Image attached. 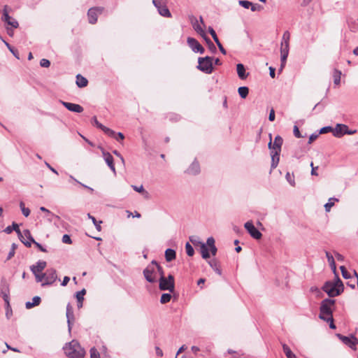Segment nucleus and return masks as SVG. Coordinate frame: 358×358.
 <instances>
[{
    "instance_id": "f03ea898",
    "label": "nucleus",
    "mask_w": 358,
    "mask_h": 358,
    "mask_svg": "<svg viewBox=\"0 0 358 358\" xmlns=\"http://www.w3.org/2000/svg\"><path fill=\"white\" fill-rule=\"evenodd\" d=\"M158 274L163 275V269L155 261H152L143 271L144 277L149 282H157Z\"/></svg>"
},
{
    "instance_id": "1a4fd4ad",
    "label": "nucleus",
    "mask_w": 358,
    "mask_h": 358,
    "mask_svg": "<svg viewBox=\"0 0 358 358\" xmlns=\"http://www.w3.org/2000/svg\"><path fill=\"white\" fill-rule=\"evenodd\" d=\"M322 289L330 296L334 297L342 292V289L336 287L333 282H327L322 287Z\"/></svg>"
},
{
    "instance_id": "423d86ee",
    "label": "nucleus",
    "mask_w": 358,
    "mask_h": 358,
    "mask_svg": "<svg viewBox=\"0 0 358 358\" xmlns=\"http://www.w3.org/2000/svg\"><path fill=\"white\" fill-rule=\"evenodd\" d=\"M159 289L161 290H169L173 292L174 290V278L172 275H169L168 278H166L163 275H160L159 278Z\"/></svg>"
},
{
    "instance_id": "7ed1b4c3",
    "label": "nucleus",
    "mask_w": 358,
    "mask_h": 358,
    "mask_svg": "<svg viewBox=\"0 0 358 358\" xmlns=\"http://www.w3.org/2000/svg\"><path fill=\"white\" fill-rule=\"evenodd\" d=\"M335 304V300L330 299H324L320 304L319 317L321 320L331 319L333 316V309Z\"/></svg>"
},
{
    "instance_id": "f257e3e1",
    "label": "nucleus",
    "mask_w": 358,
    "mask_h": 358,
    "mask_svg": "<svg viewBox=\"0 0 358 358\" xmlns=\"http://www.w3.org/2000/svg\"><path fill=\"white\" fill-rule=\"evenodd\" d=\"M63 349L65 355L70 358H83L85 354L84 348L75 340L66 344Z\"/></svg>"
},
{
    "instance_id": "69168bd1",
    "label": "nucleus",
    "mask_w": 358,
    "mask_h": 358,
    "mask_svg": "<svg viewBox=\"0 0 358 358\" xmlns=\"http://www.w3.org/2000/svg\"><path fill=\"white\" fill-rule=\"evenodd\" d=\"M320 134H313L310 136L309 137V140H308V143H311L312 142H313L315 140H316Z\"/></svg>"
},
{
    "instance_id": "a18cd8bd",
    "label": "nucleus",
    "mask_w": 358,
    "mask_h": 358,
    "mask_svg": "<svg viewBox=\"0 0 358 358\" xmlns=\"http://www.w3.org/2000/svg\"><path fill=\"white\" fill-rule=\"evenodd\" d=\"M35 275L36 280L37 282H42L44 281V273H33Z\"/></svg>"
},
{
    "instance_id": "72a5a7b5",
    "label": "nucleus",
    "mask_w": 358,
    "mask_h": 358,
    "mask_svg": "<svg viewBox=\"0 0 358 358\" xmlns=\"http://www.w3.org/2000/svg\"><path fill=\"white\" fill-rule=\"evenodd\" d=\"M238 94L239 96L243 98V99H245L248 96V93H249V89L248 87H240L238 89Z\"/></svg>"
},
{
    "instance_id": "2eb2a0df",
    "label": "nucleus",
    "mask_w": 358,
    "mask_h": 358,
    "mask_svg": "<svg viewBox=\"0 0 358 358\" xmlns=\"http://www.w3.org/2000/svg\"><path fill=\"white\" fill-rule=\"evenodd\" d=\"M270 141L268 143V148L271 150L281 151V146L282 145L283 140L280 136L275 137L273 143L271 140V134H269Z\"/></svg>"
},
{
    "instance_id": "f3484780",
    "label": "nucleus",
    "mask_w": 358,
    "mask_h": 358,
    "mask_svg": "<svg viewBox=\"0 0 358 358\" xmlns=\"http://www.w3.org/2000/svg\"><path fill=\"white\" fill-rule=\"evenodd\" d=\"M92 123L93 124L96 125V127L101 129L108 136H115V132L113 130L103 126L102 124L99 122V121L97 120L96 117H94L92 118Z\"/></svg>"
},
{
    "instance_id": "c03bdc74",
    "label": "nucleus",
    "mask_w": 358,
    "mask_h": 358,
    "mask_svg": "<svg viewBox=\"0 0 358 358\" xmlns=\"http://www.w3.org/2000/svg\"><path fill=\"white\" fill-rule=\"evenodd\" d=\"M131 187L134 190H135L137 192L141 193V194H148V192H146L143 187V185L136 186V185H131Z\"/></svg>"
},
{
    "instance_id": "c756f323",
    "label": "nucleus",
    "mask_w": 358,
    "mask_h": 358,
    "mask_svg": "<svg viewBox=\"0 0 358 358\" xmlns=\"http://www.w3.org/2000/svg\"><path fill=\"white\" fill-rule=\"evenodd\" d=\"M41 302V298L39 296H34L32 299V302L27 301L25 304V306L27 309H30L33 308L34 306L39 305Z\"/></svg>"
},
{
    "instance_id": "cd10ccee",
    "label": "nucleus",
    "mask_w": 358,
    "mask_h": 358,
    "mask_svg": "<svg viewBox=\"0 0 358 358\" xmlns=\"http://www.w3.org/2000/svg\"><path fill=\"white\" fill-rule=\"evenodd\" d=\"M86 293V290L83 289L81 291L76 293V299L78 301V308H80L83 307V302L84 300V295Z\"/></svg>"
},
{
    "instance_id": "6e6552de",
    "label": "nucleus",
    "mask_w": 358,
    "mask_h": 358,
    "mask_svg": "<svg viewBox=\"0 0 358 358\" xmlns=\"http://www.w3.org/2000/svg\"><path fill=\"white\" fill-rule=\"evenodd\" d=\"M152 3L160 15L165 17H171V13L163 0H152Z\"/></svg>"
},
{
    "instance_id": "6ab92c4d",
    "label": "nucleus",
    "mask_w": 358,
    "mask_h": 358,
    "mask_svg": "<svg viewBox=\"0 0 358 358\" xmlns=\"http://www.w3.org/2000/svg\"><path fill=\"white\" fill-rule=\"evenodd\" d=\"M59 103L64 106L67 110L71 112H83V108L78 104L64 102L61 101L59 102Z\"/></svg>"
},
{
    "instance_id": "0eeeda50",
    "label": "nucleus",
    "mask_w": 358,
    "mask_h": 358,
    "mask_svg": "<svg viewBox=\"0 0 358 358\" xmlns=\"http://www.w3.org/2000/svg\"><path fill=\"white\" fill-rule=\"evenodd\" d=\"M357 132V130L349 129L346 124H336L334 127V136L336 138H341L345 134L352 135Z\"/></svg>"
},
{
    "instance_id": "f8f14e48",
    "label": "nucleus",
    "mask_w": 358,
    "mask_h": 358,
    "mask_svg": "<svg viewBox=\"0 0 358 358\" xmlns=\"http://www.w3.org/2000/svg\"><path fill=\"white\" fill-rule=\"evenodd\" d=\"M103 11V7H94L88 10L87 16L90 24H95L97 21L98 15Z\"/></svg>"
},
{
    "instance_id": "bb28decb",
    "label": "nucleus",
    "mask_w": 358,
    "mask_h": 358,
    "mask_svg": "<svg viewBox=\"0 0 358 358\" xmlns=\"http://www.w3.org/2000/svg\"><path fill=\"white\" fill-rule=\"evenodd\" d=\"M88 81L87 78L81 76L80 74H78L76 76V85L79 87H85L87 85Z\"/></svg>"
},
{
    "instance_id": "ea45409f",
    "label": "nucleus",
    "mask_w": 358,
    "mask_h": 358,
    "mask_svg": "<svg viewBox=\"0 0 358 358\" xmlns=\"http://www.w3.org/2000/svg\"><path fill=\"white\" fill-rule=\"evenodd\" d=\"M171 295L170 294L165 293L162 295L160 302L164 304L169 302L171 300Z\"/></svg>"
},
{
    "instance_id": "49530a36",
    "label": "nucleus",
    "mask_w": 358,
    "mask_h": 358,
    "mask_svg": "<svg viewBox=\"0 0 358 358\" xmlns=\"http://www.w3.org/2000/svg\"><path fill=\"white\" fill-rule=\"evenodd\" d=\"M340 269L341 271L342 275L344 278L348 279L350 278V274L349 273V272L347 271V269L345 268V267L344 266H341L340 267Z\"/></svg>"
},
{
    "instance_id": "4c0bfd02",
    "label": "nucleus",
    "mask_w": 358,
    "mask_h": 358,
    "mask_svg": "<svg viewBox=\"0 0 358 358\" xmlns=\"http://www.w3.org/2000/svg\"><path fill=\"white\" fill-rule=\"evenodd\" d=\"M290 34L288 31L283 33L281 44L289 45Z\"/></svg>"
},
{
    "instance_id": "c9c22d12",
    "label": "nucleus",
    "mask_w": 358,
    "mask_h": 358,
    "mask_svg": "<svg viewBox=\"0 0 358 358\" xmlns=\"http://www.w3.org/2000/svg\"><path fill=\"white\" fill-rule=\"evenodd\" d=\"M338 199L336 198H330L328 202L324 205V208L327 212H329L331 207L334 206L335 201H338Z\"/></svg>"
},
{
    "instance_id": "4d7b16f0",
    "label": "nucleus",
    "mask_w": 358,
    "mask_h": 358,
    "mask_svg": "<svg viewBox=\"0 0 358 358\" xmlns=\"http://www.w3.org/2000/svg\"><path fill=\"white\" fill-rule=\"evenodd\" d=\"M70 180H72L75 181L76 182H77V183L80 184V185H82V186H83V187H84L85 188L88 189L90 192H93V191H94V189H93L92 188H91V187H88V186H87V185H84V184L81 183L80 182L78 181V180H76L73 176H70Z\"/></svg>"
},
{
    "instance_id": "bf43d9fd",
    "label": "nucleus",
    "mask_w": 358,
    "mask_h": 358,
    "mask_svg": "<svg viewBox=\"0 0 358 358\" xmlns=\"http://www.w3.org/2000/svg\"><path fill=\"white\" fill-rule=\"evenodd\" d=\"M62 242L64 243H66V244H71V239L70 238V236L67 234H64L63 236H62Z\"/></svg>"
},
{
    "instance_id": "dca6fc26",
    "label": "nucleus",
    "mask_w": 358,
    "mask_h": 358,
    "mask_svg": "<svg viewBox=\"0 0 358 358\" xmlns=\"http://www.w3.org/2000/svg\"><path fill=\"white\" fill-rule=\"evenodd\" d=\"M338 338L346 345L352 349H355V345L358 344V339L354 336L348 337L341 334H337Z\"/></svg>"
},
{
    "instance_id": "c85d7f7f",
    "label": "nucleus",
    "mask_w": 358,
    "mask_h": 358,
    "mask_svg": "<svg viewBox=\"0 0 358 358\" xmlns=\"http://www.w3.org/2000/svg\"><path fill=\"white\" fill-rule=\"evenodd\" d=\"M210 266L218 274H222V271L220 268L219 262L216 259H212L208 262Z\"/></svg>"
},
{
    "instance_id": "412c9836",
    "label": "nucleus",
    "mask_w": 358,
    "mask_h": 358,
    "mask_svg": "<svg viewBox=\"0 0 358 358\" xmlns=\"http://www.w3.org/2000/svg\"><path fill=\"white\" fill-rule=\"evenodd\" d=\"M280 152L276 150H271V169H274L277 167L279 160H280Z\"/></svg>"
},
{
    "instance_id": "774afa93",
    "label": "nucleus",
    "mask_w": 358,
    "mask_h": 358,
    "mask_svg": "<svg viewBox=\"0 0 358 358\" xmlns=\"http://www.w3.org/2000/svg\"><path fill=\"white\" fill-rule=\"evenodd\" d=\"M69 280H70V278L68 276H65L64 278L61 285L62 286H66L68 284V282H69Z\"/></svg>"
},
{
    "instance_id": "338daca9",
    "label": "nucleus",
    "mask_w": 358,
    "mask_h": 358,
    "mask_svg": "<svg viewBox=\"0 0 358 358\" xmlns=\"http://www.w3.org/2000/svg\"><path fill=\"white\" fill-rule=\"evenodd\" d=\"M217 44V45L218 46L220 52L224 54V55H226L227 52L225 50V49L223 48L222 45L221 44V43L219 41L216 42L215 43Z\"/></svg>"
},
{
    "instance_id": "393cba45",
    "label": "nucleus",
    "mask_w": 358,
    "mask_h": 358,
    "mask_svg": "<svg viewBox=\"0 0 358 358\" xmlns=\"http://www.w3.org/2000/svg\"><path fill=\"white\" fill-rule=\"evenodd\" d=\"M46 262L45 261H38L36 265L31 266V271L32 273H42L43 270L46 266Z\"/></svg>"
},
{
    "instance_id": "09e8293b",
    "label": "nucleus",
    "mask_w": 358,
    "mask_h": 358,
    "mask_svg": "<svg viewBox=\"0 0 358 358\" xmlns=\"http://www.w3.org/2000/svg\"><path fill=\"white\" fill-rule=\"evenodd\" d=\"M238 3L239 5H241V6H243V8H249L250 7V6L252 5V2L249 1H246V0H240L238 1Z\"/></svg>"
},
{
    "instance_id": "9b49d317",
    "label": "nucleus",
    "mask_w": 358,
    "mask_h": 358,
    "mask_svg": "<svg viewBox=\"0 0 358 358\" xmlns=\"http://www.w3.org/2000/svg\"><path fill=\"white\" fill-rule=\"evenodd\" d=\"M244 227L253 238L258 240L262 238V233L255 227L252 221L245 222Z\"/></svg>"
},
{
    "instance_id": "9d476101",
    "label": "nucleus",
    "mask_w": 358,
    "mask_h": 358,
    "mask_svg": "<svg viewBox=\"0 0 358 358\" xmlns=\"http://www.w3.org/2000/svg\"><path fill=\"white\" fill-rule=\"evenodd\" d=\"M57 279V271L54 268H49L44 273V281L41 285L46 286L52 285Z\"/></svg>"
},
{
    "instance_id": "052dcab7",
    "label": "nucleus",
    "mask_w": 358,
    "mask_h": 358,
    "mask_svg": "<svg viewBox=\"0 0 358 358\" xmlns=\"http://www.w3.org/2000/svg\"><path fill=\"white\" fill-rule=\"evenodd\" d=\"M293 132H294V135L296 138H302V137H303V136H301V133H300V131H299V127H298L296 125H294Z\"/></svg>"
},
{
    "instance_id": "39448f33",
    "label": "nucleus",
    "mask_w": 358,
    "mask_h": 358,
    "mask_svg": "<svg viewBox=\"0 0 358 358\" xmlns=\"http://www.w3.org/2000/svg\"><path fill=\"white\" fill-rule=\"evenodd\" d=\"M197 69L201 71L210 74L213 72V57L206 56L198 59Z\"/></svg>"
},
{
    "instance_id": "13d9d810",
    "label": "nucleus",
    "mask_w": 358,
    "mask_h": 358,
    "mask_svg": "<svg viewBox=\"0 0 358 358\" xmlns=\"http://www.w3.org/2000/svg\"><path fill=\"white\" fill-rule=\"evenodd\" d=\"M322 320L326 321L327 322L329 323V327L332 329H336V325L334 323V318L333 316L331 317V319H323Z\"/></svg>"
},
{
    "instance_id": "79ce46f5",
    "label": "nucleus",
    "mask_w": 358,
    "mask_h": 358,
    "mask_svg": "<svg viewBox=\"0 0 358 358\" xmlns=\"http://www.w3.org/2000/svg\"><path fill=\"white\" fill-rule=\"evenodd\" d=\"M185 249H186L187 255L188 256L192 257V256L194 255V248H192V246L189 243H186Z\"/></svg>"
},
{
    "instance_id": "603ef678",
    "label": "nucleus",
    "mask_w": 358,
    "mask_h": 358,
    "mask_svg": "<svg viewBox=\"0 0 358 358\" xmlns=\"http://www.w3.org/2000/svg\"><path fill=\"white\" fill-rule=\"evenodd\" d=\"M286 179L287 180V182L292 185V186H294L295 185V181H294V177L293 176H292L289 172L287 173L286 174Z\"/></svg>"
},
{
    "instance_id": "a878e982",
    "label": "nucleus",
    "mask_w": 358,
    "mask_h": 358,
    "mask_svg": "<svg viewBox=\"0 0 358 358\" xmlns=\"http://www.w3.org/2000/svg\"><path fill=\"white\" fill-rule=\"evenodd\" d=\"M66 317H67L69 331H71V320H73V308L70 304H68L66 306Z\"/></svg>"
},
{
    "instance_id": "e433bc0d",
    "label": "nucleus",
    "mask_w": 358,
    "mask_h": 358,
    "mask_svg": "<svg viewBox=\"0 0 358 358\" xmlns=\"http://www.w3.org/2000/svg\"><path fill=\"white\" fill-rule=\"evenodd\" d=\"M87 217L92 220L93 224H94L96 229L97 231H100L101 230V224L102 223L101 221H97L96 218L93 216H92L90 213L87 214Z\"/></svg>"
},
{
    "instance_id": "de8ad7c7",
    "label": "nucleus",
    "mask_w": 358,
    "mask_h": 358,
    "mask_svg": "<svg viewBox=\"0 0 358 358\" xmlns=\"http://www.w3.org/2000/svg\"><path fill=\"white\" fill-rule=\"evenodd\" d=\"M90 358H100V355L95 348L90 350Z\"/></svg>"
},
{
    "instance_id": "5fc2aeb1",
    "label": "nucleus",
    "mask_w": 358,
    "mask_h": 358,
    "mask_svg": "<svg viewBox=\"0 0 358 358\" xmlns=\"http://www.w3.org/2000/svg\"><path fill=\"white\" fill-rule=\"evenodd\" d=\"M16 248H17L16 244L13 243L10 251L9 252V253L8 255L7 259H10L15 255V251Z\"/></svg>"
},
{
    "instance_id": "4468645a",
    "label": "nucleus",
    "mask_w": 358,
    "mask_h": 358,
    "mask_svg": "<svg viewBox=\"0 0 358 358\" xmlns=\"http://www.w3.org/2000/svg\"><path fill=\"white\" fill-rule=\"evenodd\" d=\"M187 44L192 50L194 52H199L203 54L205 51L203 46L199 43L197 40L194 38L188 37L187 40Z\"/></svg>"
},
{
    "instance_id": "37998d69",
    "label": "nucleus",
    "mask_w": 358,
    "mask_h": 358,
    "mask_svg": "<svg viewBox=\"0 0 358 358\" xmlns=\"http://www.w3.org/2000/svg\"><path fill=\"white\" fill-rule=\"evenodd\" d=\"M287 57H288V55H287V54H280L281 65H280V71H281L283 69V68L285 67Z\"/></svg>"
},
{
    "instance_id": "a19ab883",
    "label": "nucleus",
    "mask_w": 358,
    "mask_h": 358,
    "mask_svg": "<svg viewBox=\"0 0 358 358\" xmlns=\"http://www.w3.org/2000/svg\"><path fill=\"white\" fill-rule=\"evenodd\" d=\"M328 132H331L332 134L334 135V127H330V126L324 127L320 129V130L319 131V134H327Z\"/></svg>"
},
{
    "instance_id": "ddd939ff",
    "label": "nucleus",
    "mask_w": 358,
    "mask_h": 358,
    "mask_svg": "<svg viewBox=\"0 0 358 358\" xmlns=\"http://www.w3.org/2000/svg\"><path fill=\"white\" fill-rule=\"evenodd\" d=\"M4 232L9 234L13 231H15V232L17 234L18 237L20 240L27 246V247H31V243L29 242H24L22 238H23V235L22 234V232L20 231V229H19V226L17 224L13 222L12 226L7 227L4 230Z\"/></svg>"
},
{
    "instance_id": "864d4df0",
    "label": "nucleus",
    "mask_w": 358,
    "mask_h": 358,
    "mask_svg": "<svg viewBox=\"0 0 358 358\" xmlns=\"http://www.w3.org/2000/svg\"><path fill=\"white\" fill-rule=\"evenodd\" d=\"M208 31H209L210 34L212 36V37H213V40H214V41H215V43H216V42H217V41H219V39H218V38H217V34H216V33H215V30L213 29V27H208Z\"/></svg>"
},
{
    "instance_id": "2f4dec72",
    "label": "nucleus",
    "mask_w": 358,
    "mask_h": 358,
    "mask_svg": "<svg viewBox=\"0 0 358 358\" xmlns=\"http://www.w3.org/2000/svg\"><path fill=\"white\" fill-rule=\"evenodd\" d=\"M193 28L201 36H205V35H206L205 31L203 29L201 24L199 22V21L197 20H195V22L193 23Z\"/></svg>"
},
{
    "instance_id": "aec40b11",
    "label": "nucleus",
    "mask_w": 358,
    "mask_h": 358,
    "mask_svg": "<svg viewBox=\"0 0 358 358\" xmlns=\"http://www.w3.org/2000/svg\"><path fill=\"white\" fill-rule=\"evenodd\" d=\"M3 19L8 24L10 25L13 28H17L19 26L17 21L15 19L12 18L8 15L6 9H4L3 12Z\"/></svg>"
},
{
    "instance_id": "4be33fe9",
    "label": "nucleus",
    "mask_w": 358,
    "mask_h": 358,
    "mask_svg": "<svg viewBox=\"0 0 358 358\" xmlns=\"http://www.w3.org/2000/svg\"><path fill=\"white\" fill-rule=\"evenodd\" d=\"M187 173L190 175H197L200 173V166L198 162L194 161L187 170Z\"/></svg>"
},
{
    "instance_id": "a211bd4d",
    "label": "nucleus",
    "mask_w": 358,
    "mask_h": 358,
    "mask_svg": "<svg viewBox=\"0 0 358 358\" xmlns=\"http://www.w3.org/2000/svg\"><path fill=\"white\" fill-rule=\"evenodd\" d=\"M103 159L107 164V165L109 166L110 170L115 174V168L113 163V156L108 152H106L103 149H101Z\"/></svg>"
},
{
    "instance_id": "680f3d73",
    "label": "nucleus",
    "mask_w": 358,
    "mask_h": 358,
    "mask_svg": "<svg viewBox=\"0 0 358 358\" xmlns=\"http://www.w3.org/2000/svg\"><path fill=\"white\" fill-rule=\"evenodd\" d=\"M326 257L327 258V260H328V262L329 264H333L334 262V259L333 257V256L330 254V252H326Z\"/></svg>"
},
{
    "instance_id": "6e6d98bb",
    "label": "nucleus",
    "mask_w": 358,
    "mask_h": 358,
    "mask_svg": "<svg viewBox=\"0 0 358 358\" xmlns=\"http://www.w3.org/2000/svg\"><path fill=\"white\" fill-rule=\"evenodd\" d=\"M40 65L42 66V67H45V68H48L50 66V62L48 60V59H42L41 61H40Z\"/></svg>"
},
{
    "instance_id": "3c124183",
    "label": "nucleus",
    "mask_w": 358,
    "mask_h": 358,
    "mask_svg": "<svg viewBox=\"0 0 358 358\" xmlns=\"http://www.w3.org/2000/svg\"><path fill=\"white\" fill-rule=\"evenodd\" d=\"M40 210L41 211H43V212L46 213L48 215H51L52 217H55L57 220H60V217L58 215H56L53 214L52 212H50L48 209L45 208V207H41Z\"/></svg>"
},
{
    "instance_id": "b1692460",
    "label": "nucleus",
    "mask_w": 358,
    "mask_h": 358,
    "mask_svg": "<svg viewBox=\"0 0 358 358\" xmlns=\"http://www.w3.org/2000/svg\"><path fill=\"white\" fill-rule=\"evenodd\" d=\"M24 234L27 237L29 240H30L31 244L33 243L41 251L43 252H47L45 248H43L39 243L35 241V240L31 236L30 231L28 229L24 230Z\"/></svg>"
},
{
    "instance_id": "7c9ffc66",
    "label": "nucleus",
    "mask_w": 358,
    "mask_h": 358,
    "mask_svg": "<svg viewBox=\"0 0 358 358\" xmlns=\"http://www.w3.org/2000/svg\"><path fill=\"white\" fill-rule=\"evenodd\" d=\"M165 258L167 262H171L176 259V252L172 249H167L165 251Z\"/></svg>"
},
{
    "instance_id": "5701e85b",
    "label": "nucleus",
    "mask_w": 358,
    "mask_h": 358,
    "mask_svg": "<svg viewBox=\"0 0 358 358\" xmlns=\"http://www.w3.org/2000/svg\"><path fill=\"white\" fill-rule=\"evenodd\" d=\"M236 71L238 76L241 80H245L248 76L249 73H246L245 66L242 64H238L236 65Z\"/></svg>"
},
{
    "instance_id": "f704fd0d",
    "label": "nucleus",
    "mask_w": 358,
    "mask_h": 358,
    "mask_svg": "<svg viewBox=\"0 0 358 358\" xmlns=\"http://www.w3.org/2000/svg\"><path fill=\"white\" fill-rule=\"evenodd\" d=\"M341 71L337 69L334 71L333 77L334 83L335 85H339L341 82Z\"/></svg>"
},
{
    "instance_id": "20e7f679",
    "label": "nucleus",
    "mask_w": 358,
    "mask_h": 358,
    "mask_svg": "<svg viewBox=\"0 0 358 358\" xmlns=\"http://www.w3.org/2000/svg\"><path fill=\"white\" fill-rule=\"evenodd\" d=\"M201 253L203 259H206L210 257L209 250L212 255L215 256L217 252V248L215 245V239L213 237H209L207 239L206 244L201 243Z\"/></svg>"
},
{
    "instance_id": "58836bf2",
    "label": "nucleus",
    "mask_w": 358,
    "mask_h": 358,
    "mask_svg": "<svg viewBox=\"0 0 358 358\" xmlns=\"http://www.w3.org/2000/svg\"><path fill=\"white\" fill-rule=\"evenodd\" d=\"M20 207L22 214L25 217H28L30 214V210L28 208L25 207L24 203L22 201H21L20 203Z\"/></svg>"
},
{
    "instance_id": "0e129e2a",
    "label": "nucleus",
    "mask_w": 358,
    "mask_h": 358,
    "mask_svg": "<svg viewBox=\"0 0 358 358\" xmlns=\"http://www.w3.org/2000/svg\"><path fill=\"white\" fill-rule=\"evenodd\" d=\"M334 285H336L337 287H339L341 289H342V292L343 291V285L342 281L338 278L335 282H333Z\"/></svg>"
},
{
    "instance_id": "e2e57ef3",
    "label": "nucleus",
    "mask_w": 358,
    "mask_h": 358,
    "mask_svg": "<svg viewBox=\"0 0 358 358\" xmlns=\"http://www.w3.org/2000/svg\"><path fill=\"white\" fill-rule=\"evenodd\" d=\"M250 8L252 11H256V10H260L262 7L260 5L258 4H253L252 3V5L250 6Z\"/></svg>"
},
{
    "instance_id": "8fccbe9b",
    "label": "nucleus",
    "mask_w": 358,
    "mask_h": 358,
    "mask_svg": "<svg viewBox=\"0 0 358 358\" xmlns=\"http://www.w3.org/2000/svg\"><path fill=\"white\" fill-rule=\"evenodd\" d=\"M289 45L281 44L280 54L289 55Z\"/></svg>"
},
{
    "instance_id": "473e14b6",
    "label": "nucleus",
    "mask_w": 358,
    "mask_h": 358,
    "mask_svg": "<svg viewBox=\"0 0 358 358\" xmlns=\"http://www.w3.org/2000/svg\"><path fill=\"white\" fill-rule=\"evenodd\" d=\"M282 350L287 358H296V355L292 352L287 345L282 344Z\"/></svg>"
}]
</instances>
